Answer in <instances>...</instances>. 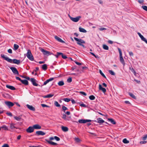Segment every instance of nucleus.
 Masks as SVG:
<instances>
[{
	"label": "nucleus",
	"instance_id": "1",
	"mask_svg": "<svg viewBox=\"0 0 147 147\" xmlns=\"http://www.w3.org/2000/svg\"><path fill=\"white\" fill-rule=\"evenodd\" d=\"M1 55L2 58L10 63H13L18 65L20 63V60H18L17 59H13L12 60L11 59L9 58L8 57H5L3 54H1Z\"/></svg>",
	"mask_w": 147,
	"mask_h": 147
},
{
	"label": "nucleus",
	"instance_id": "2",
	"mask_svg": "<svg viewBox=\"0 0 147 147\" xmlns=\"http://www.w3.org/2000/svg\"><path fill=\"white\" fill-rule=\"evenodd\" d=\"M118 50L119 53L120 61L121 63L124 66L125 65V64L124 61V60L122 56V53L121 50L119 48H118Z\"/></svg>",
	"mask_w": 147,
	"mask_h": 147
},
{
	"label": "nucleus",
	"instance_id": "3",
	"mask_svg": "<svg viewBox=\"0 0 147 147\" xmlns=\"http://www.w3.org/2000/svg\"><path fill=\"white\" fill-rule=\"evenodd\" d=\"M27 57L30 60L33 61L34 60V57L31 53L30 50L29 49L28 50L27 53Z\"/></svg>",
	"mask_w": 147,
	"mask_h": 147
},
{
	"label": "nucleus",
	"instance_id": "4",
	"mask_svg": "<svg viewBox=\"0 0 147 147\" xmlns=\"http://www.w3.org/2000/svg\"><path fill=\"white\" fill-rule=\"evenodd\" d=\"M69 18L73 22H77L79 21L80 18H81V17L80 16H78L76 18H73L71 16H69Z\"/></svg>",
	"mask_w": 147,
	"mask_h": 147
},
{
	"label": "nucleus",
	"instance_id": "5",
	"mask_svg": "<svg viewBox=\"0 0 147 147\" xmlns=\"http://www.w3.org/2000/svg\"><path fill=\"white\" fill-rule=\"evenodd\" d=\"M40 51L45 55H49L52 54V53H50V52L45 50L44 49L42 48L41 49Z\"/></svg>",
	"mask_w": 147,
	"mask_h": 147
},
{
	"label": "nucleus",
	"instance_id": "6",
	"mask_svg": "<svg viewBox=\"0 0 147 147\" xmlns=\"http://www.w3.org/2000/svg\"><path fill=\"white\" fill-rule=\"evenodd\" d=\"M5 103L9 108L13 107L14 105V104L13 103L9 101H5Z\"/></svg>",
	"mask_w": 147,
	"mask_h": 147
},
{
	"label": "nucleus",
	"instance_id": "7",
	"mask_svg": "<svg viewBox=\"0 0 147 147\" xmlns=\"http://www.w3.org/2000/svg\"><path fill=\"white\" fill-rule=\"evenodd\" d=\"M30 80L32 82V84L34 86H37L38 84L36 83V80L33 78H32L30 79Z\"/></svg>",
	"mask_w": 147,
	"mask_h": 147
},
{
	"label": "nucleus",
	"instance_id": "8",
	"mask_svg": "<svg viewBox=\"0 0 147 147\" xmlns=\"http://www.w3.org/2000/svg\"><path fill=\"white\" fill-rule=\"evenodd\" d=\"M91 121V120L89 119H80L78 120V122L81 123H84Z\"/></svg>",
	"mask_w": 147,
	"mask_h": 147
},
{
	"label": "nucleus",
	"instance_id": "9",
	"mask_svg": "<svg viewBox=\"0 0 147 147\" xmlns=\"http://www.w3.org/2000/svg\"><path fill=\"white\" fill-rule=\"evenodd\" d=\"M34 129L33 128V126H30L28 127V128L26 129V131L28 133H31L32 132H33L34 131Z\"/></svg>",
	"mask_w": 147,
	"mask_h": 147
},
{
	"label": "nucleus",
	"instance_id": "10",
	"mask_svg": "<svg viewBox=\"0 0 147 147\" xmlns=\"http://www.w3.org/2000/svg\"><path fill=\"white\" fill-rule=\"evenodd\" d=\"M138 35L141 38V40L145 42L147 44V40L144 37L140 34V33L138 32L137 33Z\"/></svg>",
	"mask_w": 147,
	"mask_h": 147
},
{
	"label": "nucleus",
	"instance_id": "11",
	"mask_svg": "<svg viewBox=\"0 0 147 147\" xmlns=\"http://www.w3.org/2000/svg\"><path fill=\"white\" fill-rule=\"evenodd\" d=\"M97 121L96 120L94 121L95 122H97L99 123L102 124L104 122H105V121L102 120L100 118H98L97 119Z\"/></svg>",
	"mask_w": 147,
	"mask_h": 147
},
{
	"label": "nucleus",
	"instance_id": "12",
	"mask_svg": "<svg viewBox=\"0 0 147 147\" xmlns=\"http://www.w3.org/2000/svg\"><path fill=\"white\" fill-rule=\"evenodd\" d=\"M26 106L31 111H35V109L32 106L27 104L26 105Z\"/></svg>",
	"mask_w": 147,
	"mask_h": 147
},
{
	"label": "nucleus",
	"instance_id": "13",
	"mask_svg": "<svg viewBox=\"0 0 147 147\" xmlns=\"http://www.w3.org/2000/svg\"><path fill=\"white\" fill-rule=\"evenodd\" d=\"M74 39L75 40L78 41V42H80L81 44L85 43V42L84 40L81 39H79L76 37L74 38Z\"/></svg>",
	"mask_w": 147,
	"mask_h": 147
},
{
	"label": "nucleus",
	"instance_id": "14",
	"mask_svg": "<svg viewBox=\"0 0 147 147\" xmlns=\"http://www.w3.org/2000/svg\"><path fill=\"white\" fill-rule=\"evenodd\" d=\"M10 69L12 71L14 74H18V72L16 68L13 67H11L10 68Z\"/></svg>",
	"mask_w": 147,
	"mask_h": 147
},
{
	"label": "nucleus",
	"instance_id": "15",
	"mask_svg": "<svg viewBox=\"0 0 147 147\" xmlns=\"http://www.w3.org/2000/svg\"><path fill=\"white\" fill-rule=\"evenodd\" d=\"M36 134L38 135L43 136L46 133L42 131H37L36 132Z\"/></svg>",
	"mask_w": 147,
	"mask_h": 147
},
{
	"label": "nucleus",
	"instance_id": "16",
	"mask_svg": "<svg viewBox=\"0 0 147 147\" xmlns=\"http://www.w3.org/2000/svg\"><path fill=\"white\" fill-rule=\"evenodd\" d=\"M99 89L100 90H102L103 92L105 93L106 92V89L105 88H102L101 84L99 85Z\"/></svg>",
	"mask_w": 147,
	"mask_h": 147
},
{
	"label": "nucleus",
	"instance_id": "17",
	"mask_svg": "<svg viewBox=\"0 0 147 147\" xmlns=\"http://www.w3.org/2000/svg\"><path fill=\"white\" fill-rule=\"evenodd\" d=\"M55 38L59 42L63 43L64 42V41L62 40L61 38H60L59 37L57 36H55Z\"/></svg>",
	"mask_w": 147,
	"mask_h": 147
},
{
	"label": "nucleus",
	"instance_id": "18",
	"mask_svg": "<svg viewBox=\"0 0 147 147\" xmlns=\"http://www.w3.org/2000/svg\"><path fill=\"white\" fill-rule=\"evenodd\" d=\"M45 141L47 142L49 144L52 145H56L57 144L53 142L52 141H50L47 139H46Z\"/></svg>",
	"mask_w": 147,
	"mask_h": 147
},
{
	"label": "nucleus",
	"instance_id": "19",
	"mask_svg": "<svg viewBox=\"0 0 147 147\" xmlns=\"http://www.w3.org/2000/svg\"><path fill=\"white\" fill-rule=\"evenodd\" d=\"M34 129H40L41 128V126L38 124H35L33 125Z\"/></svg>",
	"mask_w": 147,
	"mask_h": 147
},
{
	"label": "nucleus",
	"instance_id": "20",
	"mask_svg": "<svg viewBox=\"0 0 147 147\" xmlns=\"http://www.w3.org/2000/svg\"><path fill=\"white\" fill-rule=\"evenodd\" d=\"M22 83L25 85H28V81L26 80H22L21 81Z\"/></svg>",
	"mask_w": 147,
	"mask_h": 147
},
{
	"label": "nucleus",
	"instance_id": "21",
	"mask_svg": "<svg viewBox=\"0 0 147 147\" xmlns=\"http://www.w3.org/2000/svg\"><path fill=\"white\" fill-rule=\"evenodd\" d=\"M6 87L7 88H9L11 90H14L16 89L14 87L11 86L6 85Z\"/></svg>",
	"mask_w": 147,
	"mask_h": 147
},
{
	"label": "nucleus",
	"instance_id": "22",
	"mask_svg": "<svg viewBox=\"0 0 147 147\" xmlns=\"http://www.w3.org/2000/svg\"><path fill=\"white\" fill-rule=\"evenodd\" d=\"M54 96L53 94H49L46 96H42V97L44 98H50Z\"/></svg>",
	"mask_w": 147,
	"mask_h": 147
},
{
	"label": "nucleus",
	"instance_id": "23",
	"mask_svg": "<svg viewBox=\"0 0 147 147\" xmlns=\"http://www.w3.org/2000/svg\"><path fill=\"white\" fill-rule=\"evenodd\" d=\"M61 129L63 131L65 132L67 131L68 130V127L63 126H62L61 127Z\"/></svg>",
	"mask_w": 147,
	"mask_h": 147
},
{
	"label": "nucleus",
	"instance_id": "24",
	"mask_svg": "<svg viewBox=\"0 0 147 147\" xmlns=\"http://www.w3.org/2000/svg\"><path fill=\"white\" fill-rule=\"evenodd\" d=\"M108 120L110 121L111 123L113 124H116V122L115 121L112 119L108 118Z\"/></svg>",
	"mask_w": 147,
	"mask_h": 147
},
{
	"label": "nucleus",
	"instance_id": "25",
	"mask_svg": "<svg viewBox=\"0 0 147 147\" xmlns=\"http://www.w3.org/2000/svg\"><path fill=\"white\" fill-rule=\"evenodd\" d=\"M15 124L14 123H11L10 124V128L11 129H13L16 128L17 129V128H16L15 126Z\"/></svg>",
	"mask_w": 147,
	"mask_h": 147
},
{
	"label": "nucleus",
	"instance_id": "26",
	"mask_svg": "<svg viewBox=\"0 0 147 147\" xmlns=\"http://www.w3.org/2000/svg\"><path fill=\"white\" fill-rule=\"evenodd\" d=\"M14 119L18 121H19L21 119V115L19 116L18 117L15 116L14 117Z\"/></svg>",
	"mask_w": 147,
	"mask_h": 147
},
{
	"label": "nucleus",
	"instance_id": "27",
	"mask_svg": "<svg viewBox=\"0 0 147 147\" xmlns=\"http://www.w3.org/2000/svg\"><path fill=\"white\" fill-rule=\"evenodd\" d=\"M58 84L59 86H62L64 84V83L63 81H61L58 83Z\"/></svg>",
	"mask_w": 147,
	"mask_h": 147
},
{
	"label": "nucleus",
	"instance_id": "28",
	"mask_svg": "<svg viewBox=\"0 0 147 147\" xmlns=\"http://www.w3.org/2000/svg\"><path fill=\"white\" fill-rule=\"evenodd\" d=\"M79 31L80 32H81L85 33L86 32H87L86 31L85 29L81 27L79 28Z\"/></svg>",
	"mask_w": 147,
	"mask_h": 147
},
{
	"label": "nucleus",
	"instance_id": "29",
	"mask_svg": "<svg viewBox=\"0 0 147 147\" xmlns=\"http://www.w3.org/2000/svg\"><path fill=\"white\" fill-rule=\"evenodd\" d=\"M42 68L44 70H46L47 69V65L46 64H44L42 65Z\"/></svg>",
	"mask_w": 147,
	"mask_h": 147
},
{
	"label": "nucleus",
	"instance_id": "30",
	"mask_svg": "<svg viewBox=\"0 0 147 147\" xmlns=\"http://www.w3.org/2000/svg\"><path fill=\"white\" fill-rule=\"evenodd\" d=\"M19 47V46L16 44H14V49L15 50H17L18 49Z\"/></svg>",
	"mask_w": 147,
	"mask_h": 147
},
{
	"label": "nucleus",
	"instance_id": "31",
	"mask_svg": "<svg viewBox=\"0 0 147 147\" xmlns=\"http://www.w3.org/2000/svg\"><path fill=\"white\" fill-rule=\"evenodd\" d=\"M129 95L132 98L134 99H136V97L132 93H129Z\"/></svg>",
	"mask_w": 147,
	"mask_h": 147
},
{
	"label": "nucleus",
	"instance_id": "32",
	"mask_svg": "<svg viewBox=\"0 0 147 147\" xmlns=\"http://www.w3.org/2000/svg\"><path fill=\"white\" fill-rule=\"evenodd\" d=\"M103 48L104 49L106 50H108L109 49L108 47L105 45H103Z\"/></svg>",
	"mask_w": 147,
	"mask_h": 147
},
{
	"label": "nucleus",
	"instance_id": "33",
	"mask_svg": "<svg viewBox=\"0 0 147 147\" xmlns=\"http://www.w3.org/2000/svg\"><path fill=\"white\" fill-rule=\"evenodd\" d=\"M123 143L125 144H128L129 143V141L128 140H127L126 138H125L123 139Z\"/></svg>",
	"mask_w": 147,
	"mask_h": 147
},
{
	"label": "nucleus",
	"instance_id": "34",
	"mask_svg": "<svg viewBox=\"0 0 147 147\" xmlns=\"http://www.w3.org/2000/svg\"><path fill=\"white\" fill-rule=\"evenodd\" d=\"M55 105L57 107H60V105L59 104L58 102L56 101H55L54 102Z\"/></svg>",
	"mask_w": 147,
	"mask_h": 147
},
{
	"label": "nucleus",
	"instance_id": "35",
	"mask_svg": "<svg viewBox=\"0 0 147 147\" xmlns=\"http://www.w3.org/2000/svg\"><path fill=\"white\" fill-rule=\"evenodd\" d=\"M62 54V53L60 52H57V54L55 55V56L57 58L58 56L60 55H61Z\"/></svg>",
	"mask_w": 147,
	"mask_h": 147
},
{
	"label": "nucleus",
	"instance_id": "36",
	"mask_svg": "<svg viewBox=\"0 0 147 147\" xmlns=\"http://www.w3.org/2000/svg\"><path fill=\"white\" fill-rule=\"evenodd\" d=\"M89 98L90 100H93L95 99V96L92 95L90 96Z\"/></svg>",
	"mask_w": 147,
	"mask_h": 147
},
{
	"label": "nucleus",
	"instance_id": "37",
	"mask_svg": "<svg viewBox=\"0 0 147 147\" xmlns=\"http://www.w3.org/2000/svg\"><path fill=\"white\" fill-rule=\"evenodd\" d=\"M129 69L130 70V71H131V72L133 73L134 74H136L135 71H134V70L133 69L132 67H130Z\"/></svg>",
	"mask_w": 147,
	"mask_h": 147
},
{
	"label": "nucleus",
	"instance_id": "38",
	"mask_svg": "<svg viewBox=\"0 0 147 147\" xmlns=\"http://www.w3.org/2000/svg\"><path fill=\"white\" fill-rule=\"evenodd\" d=\"M1 128L2 129H3L5 130H7L8 129L7 127L5 125H3L1 127Z\"/></svg>",
	"mask_w": 147,
	"mask_h": 147
},
{
	"label": "nucleus",
	"instance_id": "39",
	"mask_svg": "<svg viewBox=\"0 0 147 147\" xmlns=\"http://www.w3.org/2000/svg\"><path fill=\"white\" fill-rule=\"evenodd\" d=\"M72 79L70 77L67 79V82L70 83L72 82Z\"/></svg>",
	"mask_w": 147,
	"mask_h": 147
},
{
	"label": "nucleus",
	"instance_id": "40",
	"mask_svg": "<svg viewBox=\"0 0 147 147\" xmlns=\"http://www.w3.org/2000/svg\"><path fill=\"white\" fill-rule=\"evenodd\" d=\"M142 8L145 10L147 11V6L145 5H143L142 7Z\"/></svg>",
	"mask_w": 147,
	"mask_h": 147
},
{
	"label": "nucleus",
	"instance_id": "41",
	"mask_svg": "<svg viewBox=\"0 0 147 147\" xmlns=\"http://www.w3.org/2000/svg\"><path fill=\"white\" fill-rule=\"evenodd\" d=\"M63 100H64V101L65 102H68L70 101V99L68 98H64Z\"/></svg>",
	"mask_w": 147,
	"mask_h": 147
},
{
	"label": "nucleus",
	"instance_id": "42",
	"mask_svg": "<svg viewBox=\"0 0 147 147\" xmlns=\"http://www.w3.org/2000/svg\"><path fill=\"white\" fill-rule=\"evenodd\" d=\"M61 55L62 58L63 59H65L67 58V57L65 55H64L63 53L62 54H61Z\"/></svg>",
	"mask_w": 147,
	"mask_h": 147
},
{
	"label": "nucleus",
	"instance_id": "43",
	"mask_svg": "<svg viewBox=\"0 0 147 147\" xmlns=\"http://www.w3.org/2000/svg\"><path fill=\"white\" fill-rule=\"evenodd\" d=\"M41 105L43 107H49L46 105L44 104H41Z\"/></svg>",
	"mask_w": 147,
	"mask_h": 147
},
{
	"label": "nucleus",
	"instance_id": "44",
	"mask_svg": "<svg viewBox=\"0 0 147 147\" xmlns=\"http://www.w3.org/2000/svg\"><path fill=\"white\" fill-rule=\"evenodd\" d=\"M79 92L82 95H83L84 96H86L87 95V94L86 93H85V92L82 91L80 92Z\"/></svg>",
	"mask_w": 147,
	"mask_h": 147
},
{
	"label": "nucleus",
	"instance_id": "45",
	"mask_svg": "<svg viewBox=\"0 0 147 147\" xmlns=\"http://www.w3.org/2000/svg\"><path fill=\"white\" fill-rule=\"evenodd\" d=\"M62 109L63 111H65L66 110H67L68 109L66 107H65L64 106H62Z\"/></svg>",
	"mask_w": 147,
	"mask_h": 147
},
{
	"label": "nucleus",
	"instance_id": "46",
	"mask_svg": "<svg viewBox=\"0 0 147 147\" xmlns=\"http://www.w3.org/2000/svg\"><path fill=\"white\" fill-rule=\"evenodd\" d=\"M147 138V135H145L143 137L142 139L143 140H145Z\"/></svg>",
	"mask_w": 147,
	"mask_h": 147
},
{
	"label": "nucleus",
	"instance_id": "47",
	"mask_svg": "<svg viewBox=\"0 0 147 147\" xmlns=\"http://www.w3.org/2000/svg\"><path fill=\"white\" fill-rule=\"evenodd\" d=\"M75 140V141L77 142H79L80 141V139L78 138H76Z\"/></svg>",
	"mask_w": 147,
	"mask_h": 147
},
{
	"label": "nucleus",
	"instance_id": "48",
	"mask_svg": "<svg viewBox=\"0 0 147 147\" xmlns=\"http://www.w3.org/2000/svg\"><path fill=\"white\" fill-rule=\"evenodd\" d=\"M54 139L57 141H59L60 140V138L56 136H55L54 137Z\"/></svg>",
	"mask_w": 147,
	"mask_h": 147
},
{
	"label": "nucleus",
	"instance_id": "49",
	"mask_svg": "<svg viewBox=\"0 0 147 147\" xmlns=\"http://www.w3.org/2000/svg\"><path fill=\"white\" fill-rule=\"evenodd\" d=\"M99 30L102 31V30H106L107 29L105 28L101 27V28H99Z\"/></svg>",
	"mask_w": 147,
	"mask_h": 147
},
{
	"label": "nucleus",
	"instance_id": "50",
	"mask_svg": "<svg viewBox=\"0 0 147 147\" xmlns=\"http://www.w3.org/2000/svg\"><path fill=\"white\" fill-rule=\"evenodd\" d=\"M6 114L8 116H9L10 117H11L12 116V113L10 112H7L6 113Z\"/></svg>",
	"mask_w": 147,
	"mask_h": 147
},
{
	"label": "nucleus",
	"instance_id": "51",
	"mask_svg": "<svg viewBox=\"0 0 147 147\" xmlns=\"http://www.w3.org/2000/svg\"><path fill=\"white\" fill-rule=\"evenodd\" d=\"M49 82H48V80H47L46 81L44 82V84H43V85H46Z\"/></svg>",
	"mask_w": 147,
	"mask_h": 147
},
{
	"label": "nucleus",
	"instance_id": "52",
	"mask_svg": "<svg viewBox=\"0 0 147 147\" xmlns=\"http://www.w3.org/2000/svg\"><path fill=\"white\" fill-rule=\"evenodd\" d=\"M138 2L140 4L143 3L144 2V0H138Z\"/></svg>",
	"mask_w": 147,
	"mask_h": 147
},
{
	"label": "nucleus",
	"instance_id": "53",
	"mask_svg": "<svg viewBox=\"0 0 147 147\" xmlns=\"http://www.w3.org/2000/svg\"><path fill=\"white\" fill-rule=\"evenodd\" d=\"M7 51L9 53L11 54L12 53V50L11 49H9Z\"/></svg>",
	"mask_w": 147,
	"mask_h": 147
},
{
	"label": "nucleus",
	"instance_id": "54",
	"mask_svg": "<svg viewBox=\"0 0 147 147\" xmlns=\"http://www.w3.org/2000/svg\"><path fill=\"white\" fill-rule=\"evenodd\" d=\"M90 53L92 55L94 56L95 58H97V57H98V56L96 55L93 53L92 52H90Z\"/></svg>",
	"mask_w": 147,
	"mask_h": 147
},
{
	"label": "nucleus",
	"instance_id": "55",
	"mask_svg": "<svg viewBox=\"0 0 147 147\" xmlns=\"http://www.w3.org/2000/svg\"><path fill=\"white\" fill-rule=\"evenodd\" d=\"M81 107H86V105L84 104H81L80 105Z\"/></svg>",
	"mask_w": 147,
	"mask_h": 147
},
{
	"label": "nucleus",
	"instance_id": "56",
	"mask_svg": "<svg viewBox=\"0 0 147 147\" xmlns=\"http://www.w3.org/2000/svg\"><path fill=\"white\" fill-rule=\"evenodd\" d=\"M54 78H49V79H48V82H49L51 81L54 80Z\"/></svg>",
	"mask_w": 147,
	"mask_h": 147
},
{
	"label": "nucleus",
	"instance_id": "57",
	"mask_svg": "<svg viewBox=\"0 0 147 147\" xmlns=\"http://www.w3.org/2000/svg\"><path fill=\"white\" fill-rule=\"evenodd\" d=\"M146 142V141H141L140 142V143L141 144H145Z\"/></svg>",
	"mask_w": 147,
	"mask_h": 147
},
{
	"label": "nucleus",
	"instance_id": "58",
	"mask_svg": "<svg viewBox=\"0 0 147 147\" xmlns=\"http://www.w3.org/2000/svg\"><path fill=\"white\" fill-rule=\"evenodd\" d=\"M2 147H9V145L7 144H5L4 145H3Z\"/></svg>",
	"mask_w": 147,
	"mask_h": 147
},
{
	"label": "nucleus",
	"instance_id": "59",
	"mask_svg": "<svg viewBox=\"0 0 147 147\" xmlns=\"http://www.w3.org/2000/svg\"><path fill=\"white\" fill-rule=\"evenodd\" d=\"M66 116L65 114H64L62 117V118L64 119H66Z\"/></svg>",
	"mask_w": 147,
	"mask_h": 147
},
{
	"label": "nucleus",
	"instance_id": "60",
	"mask_svg": "<svg viewBox=\"0 0 147 147\" xmlns=\"http://www.w3.org/2000/svg\"><path fill=\"white\" fill-rule=\"evenodd\" d=\"M77 43L78 45L80 46H82L83 47H84V45H83L82 44H81L80 42H77Z\"/></svg>",
	"mask_w": 147,
	"mask_h": 147
},
{
	"label": "nucleus",
	"instance_id": "61",
	"mask_svg": "<svg viewBox=\"0 0 147 147\" xmlns=\"http://www.w3.org/2000/svg\"><path fill=\"white\" fill-rule=\"evenodd\" d=\"M16 79L17 80H18L20 81L21 82V81L22 80H21V78H20L19 77H16Z\"/></svg>",
	"mask_w": 147,
	"mask_h": 147
},
{
	"label": "nucleus",
	"instance_id": "62",
	"mask_svg": "<svg viewBox=\"0 0 147 147\" xmlns=\"http://www.w3.org/2000/svg\"><path fill=\"white\" fill-rule=\"evenodd\" d=\"M129 54L130 56H133V55H134L133 53L132 52H131V51L129 52Z\"/></svg>",
	"mask_w": 147,
	"mask_h": 147
},
{
	"label": "nucleus",
	"instance_id": "63",
	"mask_svg": "<svg viewBox=\"0 0 147 147\" xmlns=\"http://www.w3.org/2000/svg\"><path fill=\"white\" fill-rule=\"evenodd\" d=\"M24 78H25L28 80H30V78L29 77L25 76V77H24Z\"/></svg>",
	"mask_w": 147,
	"mask_h": 147
},
{
	"label": "nucleus",
	"instance_id": "64",
	"mask_svg": "<svg viewBox=\"0 0 147 147\" xmlns=\"http://www.w3.org/2000/svg\"><path fill=\"white\" fill-rule=\"evenodd\" d=\"M24 78H25L28 80H30V78L29 77L25 76V77H24Z\"/></svg>",
	"mask_w": 147,
	"mask_h": 147
}]
</instances>
